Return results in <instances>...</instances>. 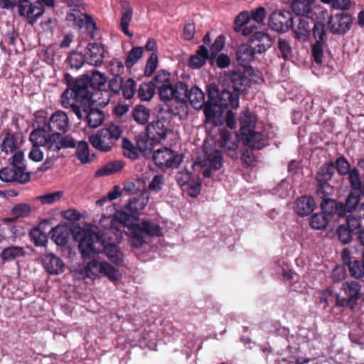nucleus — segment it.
Here are the masks:
<instances>
[{
	"instance_id": "1",
	"label": "nucleus",
	"mask_w": 364,
	"mask_h": 364,
	"mask_svg": "<svg viewBox=\"0 0 364 364\" xmlns=\"http://www.w3.org/2000/svg\"><path fill=\"white\" fill-rule=\"evenodd\" d=\"M208 100L205 102L204 92L197 86L190 90L187 87L186 102L196 109L203 108L206 120L214 126L224 122L228 125V86L225 84L212 83L208 87Z\"/></svg>"
},
{
	"instance_id": "60",
	"label": "nucleus",
	"mask_w": 364,
	"mask_h": 364,
	"mask_svg": "<svg viewBox=\"0 0 364 364\" xmlns=\"http://www.w3.org/2000/svg\"><path fill=\"white\" fill-rule=\"evenodd\" d=\"M68 62L71 68L79 69L86 62V58L85 54L75 51L70 54Z\"/></svg>"
},
{
	"instance_id": "41",
	"label": "nucleus",
	"mask_w": 364,
	"mask_h": 364,
	"mask_svg": "<svg viewBox=\"0 0 364 364\" xmlns=\"http://www.w3.org/2000/svg\"><path fill=\"white\" fill-rule=\"evenodd\" d=\"M52 240L59 246L65 245L69 241L70 228L65 225H58L50 232Z\"/></svg>"
},
{
	"instance_id": "3",
	"label": "nucleus",
	"mask_w": 364,
	"mask_h": 364,
	"mask_svg": "<svg viewBox=\"0 0 364 364\" xmlns=\"http://www.w3.org/2000/svg\"><path fill=\"white\" fill-rule=\"evenodd\" d=\"M48 128L52 134L46 132V138L49 139L50 149H62L75 146V139L69 135L63 136L70 126L68 114L62 110H57L51 114L48 122Z\"/></svg>"
},
{
	"instance_id": "54",
	"label": "nucleus",
	"mask_w": 364,
	"mask_h": 364,
	"mask_svg": "<svg viewBox=\"0 0 364 364\" xmlns=\"http://www.w3.org/2000/svg\"><path fill=\"white\" fill-rule=\"evenodd\" d=\"M347 175L348 176L351 188L354 191L359 190L361 193L363 182L361 181L360 175L358 168H353Z\"/></svg>"
},
{
	"instance_id": "17",
	"label": "nucleus",
	"mask_w": 364,
	"mask_h": 364,
	"mask_svg": "<svg viewBox=\"0 0 364 364\" xmlns=\"http://www.w3.org/2000/svg\"><path fill=\"white\" fill-rule=\"evenodd\" d=\"M344 223L338 225L336 230L339 241L343 244L349 243L354 234L361 228V223L357 217L343 218Z\"/></svg>"
},
{
	"instance_id": "46",
	"label": "nucleus",
	"mask_w": 364,
	"mask_h": 364,
	"mask_svg": "<svg viewBox=\"0 0 364 364\" xmlns=\"http://www.w3.org/2000/svg\"><path fill=\"white\" fill-rule=\"evenodd\" d=\"M156 88L155 82H144L140 85L137 90L138 97L142 101H149L154 97Z\"/></svg>"
},
{
	"instance_id": "47",
	"label": "nucleus",
	"mask_w": 364,
	"mask_h": 364,
	"mask_svg": "<svg viewBox=\"0 0 364 364\" xmlns=\"http://www.w3.org/2000/svg\"><path fill=\"white\" fill-rule=\"evenodd\" d=\"M85 15L79 9L74 8L68 12L66 21L69 26L81 28L84 23V16Z\"/></svg>"
},
{
	"instance_id": "7",
	"label": "nucleus",
	"mask_w": 364,
	"mask_h": 364,
	"mask_svg": "<svg viewBox=\"0 0 364 364\" xmlns=\"http://www.w3.org/2000/svg\"><path fill=\"white\" fill-rule=\"evenodd\" d=\"M127 235L130 237L131 245L134 247H140L145 243V237L162 236V229L159 225L148 220H142L139 224L131 223L128 226Z\"/></svg>"
},
{
	"instance_id": "55",
	"label": "nucleus",
	"mask_w": 364,
	"mask_h": 364,
	"mask_svg": "<svg viewBox=\"0 0 364 364\" xmlns=\"http://www.w3.org/2000/svg\"><path fill=\"white\" fill-rule=\"evenodd\" d=\"M347 266L351 277L356 279L364 277V264L362 261L355 259Z\"/></svg>"
},
{
	"instance_id": "48",
	"label": "nucleus",
	"mask_w": 364,
	"mask_h": 364,
	"mask_svg": "<svg viewBox=\"0 0 364 364\" xmlns=\"http://www.w3.org/2000/svg\"><path fill=\"white\" fill-rule=\"evenodd\" d=\"M76 156L82 164L91 162L94 157V155L90 154L88 144L84 141H79L76 149Z\"/></svg>"
},
{
	"instance_id": "61",
	"label": "nucleus",
	"mask_w": 364,
	"mask_h": 364,
	"mask_svg": "<svg viewBox=\"0 0 364 364\" xmlns=\"http://www.w3.org/2000/svg\"><path fill=\"white\" fill-rule=\"evenodd\" d=\"M122 146L124 149V154L127 157L131 159H136L138 157L137 147H135L127 138L122 139Z\"/></svg>"
},
{
	"instance_id": "58",
	"label": "nucleus",
	"mask_w": 364,
	"mask_h": 364,
	"mask_svg": "<svg viewBox=\"0 0 364 364\" xmlns=\"http://www.w3.org/2000/svg\"><path fill=\"white\" fill-rule=\"evenodd\" d=\"M29 235L31 240L33 242L35 246H44L47 242V235L39 228H33L30 232Z\"/></svg>"
},
{
	"instance_id": "13",
	"label": "nucleus",
	"mask_w": 364,
	"mask_h": 364,
	"mask_svg": "<svg viewBox=\"0 0 364 364\" xmlns=\"http://www.w3.org/2000/svg\"><path fill=\"white\" fill-rule=\"evenodd\" d=\"M223 164V158L220 150L213 149L210 152L205 151L203 159L198 157L197 161L192 164V167L195 166H200L204 168L202 175L205 178L211 176L212 171H218L221 168Z\"/></svg>"
},
{
	"instance_id": "64",
	"label": "nucleus",
	"mask_w": 364,
	"mask_h": 364,
	"mask_svg": "<svg viewBox=\"0 0 364 364\" xmlns=\"http://www.w3.org/2000/svg\"><path fill=\"white\" fill-rule=\"evenodd\" d=\"M158 65V57L156 53H152L146 61L144 74L151 76L156 70Z\"/></svg>"
},
{
	"instance_id": "34",
	"label": "nucleus",
	"mask_w": 364,
	"mask_h": 364,
	"mask_svg": "<svg viewBox=\"0 0 364 364\" xmlns=\"http://www.w3.org/2000/svg\"><path fill=\"white\" fill-rule=\"evenodd\" d=\"M246 74L248 75V72L244 71L242 68L234 71L231 74L229 73V80L231 82L233 92H243L246 90L250 82Z\"/></svg>"
},
{
	"instance_id": "23",
	"label": "nucleus",
	"mask_w": 364,
	"mask_h": 364,
	"mask_svg": "<svg viewBox=\"0 0 364 364\" xmlns=\"http://www.w3.org/2000/svg\"><path fill=\"white\" fill-rule=\"evenodd\" d=\"M149 200V193L146 190H137L131 195L125 208L132 214H137L144 209Z\"/></svg>"
},
{
	"instance_id": "32",
	"label": "nucleus",
	"mask_w": 364,
	"mask_h": 364,
	"mask_svg": "<svg viewBox=\"0 0 364 364\" xmlns=\"http://www.w3.org/2000/svg\"><path fill=\"white\" fill-rule=\"evenodd\" d=\"M166 120L164 118L153 121L147 126V132L156 141H161L166 139L167 133L169 132Z\"/></svg>"
},
{
	"instance_id": "51",
	"label": "nucleus",
	"mask_w": 364,
	"mask_h": 364,
	"mask_svg": "<svg viewBox=\"0 0 364 364\" xmlns=\"http://www.w3.org/2000/svg\"><path fill=\"white\" fill-rule=\"evenodd\" d=\"M225 44V36L223 34L218 36L210 48V64L213 65L218 53L223 50Z\"/></svg>"
},
{
	"instance_id": "30",
	"label": "nucleus",
	"mask_w": 364,
	"mask_h": 364,
	"mask_svg": "<svg viewBox=\"0 0 364 364\" xmlns=\"http://www.w3.org/2000/svg\"><path fill=\"white\" fill-rule=\"evenodd\" d=\"M167 112L171 117H178L179 119H185L188 114V105L186 102V96L180 99H174L167 104Z\"/></svg>"
},
{
	"instance_id": "40",
	"label": "nucleus",
	"mask_w": 364,
	"mask_h": 364,
	"mask_svg": "<svg viewBox=\"0 0 364 364\" xmlns=\"http://www.w3.org/2000/svg\"><path fill=\"white\" fill-rule=\"evenodd\" d=\"M27 252L24 247L10 245L1 251L0 257L2 261L5 262L24 258Z\"/></svg>"
},
{
	"instance_id": "10",
	"label": "nucleus",
	"mask_w": 364,
	"mask_h": 364,
	"mask_svg": "<svg viewBox=\"0 0 364 364\" xmlns=\"http://www.w3.org/2000/svg\"><path fill=\"white\" fill-rule=\"evenodd\" d=\"M335 174V167L333 161H328L323 164L318 169L315 175L316 181V196L323 197L328 195H332L334 188L329 183Z\"/></svg>"
},
{
	"instance_id": "45",
	"label": "nucleus",
	"mask_w": 364,
	"mask_h": 364,
	"mask_svg": "<svg viewBox=\"0 0 364 364\" xmlns=\"http://www.w3.org/2000/svg\"><path fill=\"white\" fill-rule=\"evenodd\" d=\"M124 167V164L120 160L111 161L103 166L95 172V176L102 177L109 176L121 171Z\"/></svg>"
},
{
	"instance_id": "62",
	"label": "nucleus",
	"mask_w": 364,
	"mask_h": 364,
	"mask_svg": "<svg viewBox=\"0 0 364 364\" xmlns=\"http://www.w3.org/2000/svg\"><path fill=\"white\" fill-rule=\"evenodd\" d=\"M278 48L281 56L285 59H289L292 56V50L289 41L279 38L278 41Z\"/></svg>"
},
{
	"instance_id": "27",
	"label": "nucleus",
	"mask_w": 364,
	"mask_h": 364,
	"mask_svg": "<svg viewBox=\"0 0 364 364\" xmlns=\"http://www.w3.org/2000/svg\"><path fill=\"white\" fill-rule=\"evenodd\" d=\"M308 19L305 17H297L295 21L293 20V26L290 28L292 29L295 38L299 41L307 42L309 40L311 29Z\"/></svg>"
},
{
	"instance_id": "6",
	"label": "nucleus",
	"mask_w": 364,
	"mask_h": 364,
	"mask_svg": "<svg viewBox=\"0 0 364 364\" xmlns=\"http://www.w3.org/2000/svg\"><path fill=\"white\" fill-rule=\"evenodd\" d=\"M83 82L75 81L73 87L66 89L61 95V105L64 108H70L79 119L83 118L82 109L91 102L87 92L80 86Z\"/></svg>"
},
{
	"instance_id": "37",
	"label": "nucleus",
	"mask_w": 364,
	"mask_h": 364,
	"mask_svg": "<svg viewBox=\"0 0 364 364\" xmlns=\"http://www.w3.org/2000/svg\"><path fill=\"white\" fill-rule=\"evenodd\" d=\"M105 220L109 221V227L107 228L110 231H117L121 236L122 232L119 231V228L116 227V223H118L120 225H124L128 229V226L130 225L128 223L131 220V215L124 211H117L114 214L113 217L105 218L104 219L101 220V223H104ZM128 230L126 231V232Z\"/></svg>"
},
{
	"instance_id": "25",
	"label": "nucleus",
	"mask_w": 364,
	"mask_h": 364,
	"mask_svg": "<svg viewBox=\"0 0 364 364\" xmlns=\"http://www.w3.org/2000/svg\"><path fill=\"white\" fill-rule=\"evenodd\" d=\"M86 63L95 67L100 66L105 58V48L102 43H90L86 47Z\"/></svg>"
},
{
	"instance_id": "35",
	"label": "nucleus",
	"mask_w": 364,
	"mask_h": 364,
	"mask_svg": "<svg viewBox=\"0 0 364 364\" xmlns=\"http://www.w3.org/2000/svg\"><path fill=\"white\" fill-rule=\"evenodd\" d=\"M122 7V17L120 20V27L122 31L129 38L133 37V33L129 31V26L133 16V9L130 4L125 0L120 1Z\"/></svg>"
},
{
	"instance_id": "21",
	"label": "nucleus",
	"mask_w": 364,
	"mask_h": 364,
	"mask_svg": "<svg viewBox=\"0 0 364 364\" xmlns=\"http://www.w3.org/2000/svg\"><path fill=\"white\" fill-rule=\"evenodd\" d=\"M257 53L250 44H242L237 48L236 51V59L244 71H247L248 75H251L254 72L253 68L250 66V63L253 60L255 54Z\"/></svg>"
},
{
	"instance_id": "28",
	"label": "nucleus",
	"mask_w": 364,
	"mask_h": 364,
	"mask_svg": "<svg viewBox=\"0 0 364 364\" xmlns=\"http://www.w3.org/2000/svg\"><path fill=\"white\" fill-rule=\"evenodd\" d=\"M255 24L250 21V16L248 11H242L235 19L233 29L235 32L242 31V34L245 36H249L257 30Z\"/></svg>"
},
{
	"instance_id": "57",
	"label": "nucleus",
	"mask_w": 364,
	"mask_h": 364,
	"mask_svg": "<svg viewBox=\"0 0 364 364\" xmlns=\"http://www.w3.org/2000/svg\"><path fill=\"white\" fill-rule=\"evenodd\" d=\"M16 148V138L14 135L6 132L1 146V151L8 154L14 151Z\"/></svg>"
},
{
	"instance_id": "49",
	"label": "nucleus",
	"mask_w": 364,
	"mask_h": 364,
	"mask_svg": "<svg viewBox=\"0 0 364 364\" xmlns=\"http://www.w3.org/2000/svg\"><path fill=\"white\" fill-rule=\"evenodd\" d=\"M132 117L138 124H145L149 121L150 110L144 105H138L132 111Z\"/></svg>"
},
{
	"instance_id": "19",
	"label": "nucleus",
	"mask_w": 364,
	"mask_h": 364,
	"mask_svg": "<svg viewBox=\"0 0 364 364\" xmlns=\"http://www.w3.org/2000/svg\"><path fill=\"white\" fill-rule=\"evenodd\" d=\"M331 196L328 195L323 197L322 196H316L322 200L320 203L321 211L331 220L334 217H336L338 220H341L344 218L343 210L341 209L342 201L331 198Z\"/></svg>"
},
{
	"instance_id": "59",
	"label": "nucleus",
	"mask_w": 364,
	"mask_h": 364,
	"mask_svg": "<svg viewBox=\"0 0 364 364\" xmlns=\"http://www.w3.org/2000/svg\"><path fill=\"white\" fill-rule=\"evenodd\" d=\"M136 82L132 78H129L126 81L122 82V92L125 99H132L136 92Z\"/></svg>"
},
{
	"instance_id": "33",
	"label": "nucleus",
	"mask_w": 364,
	"mask_h": 364,
	"mask_svg": "<svg viewBox=\"0 0 364 364\" xmlns=\"http://www.w3.org/2000/svg\"><path fill=\"white\" fill-rule=\"evenodd\" d=\"M361 286L358 282H346L343 284V289L348 296L347 305L353 309L357 305L358 300L360 298Z\"/></svg>"
},
{
	"instance_id": "63",
	"label": "nucleus",
	"mask_w": 364,
	"mask_h": 364,
	"mask_svg": "<svg viewBox=\"0 0 364 364\" xmlns=\"http://www.w3.org/2000/svg\"><path fill=\"white\" fill-rule=\"evenodd\" d=\"M165 183L164 176L161 174H157L154 176L148 186V189L154 192H159L162 190Z\"/></svg>"
},
{
	"instance_id": "5",
	"label": "nucleus",
	"mask_w": 364,
	"mask_h": 364,
	"mask_svg": "<svg viewBox=\"0 0 364 364\" xmlns=\"http://www.w3.org/2000/svg\"><path fill=\"white\" fill-rule=\"evenodd\" d=\"M122 129L119 124L111 123L97 130L89 136V141L97 150L102 152L110 151L120 139Z\"/></svg>"
},
{
	"instance_id": "11",
	"label": "nucleus",
	"mask_w": 364,
	"mask_h": 364,
	"mask_svg": "<svg viewBox=\"0 0 364 364\" xmlns=\"http://www.w3.org/2000/svg\"><path fill=\"white\" fill-rule=\"evenodd\" d=\"M76 81L83 82L81 87L85 90L87 96L92 102H99L100 104L105 103L104 101H99L100 96L102 95V87L105 86L106 77L104 74L100 72H94L91 76L85 75Z\"/></svg>"
},
{
	"instance_id": "31",
	"label": "nucleus",
	"mask_w": 364,
	"mask_h": 364,
	"mask_svg": "<svg viewBox=\"0 0 364 364\" xmlns=\"http://www.w3.org/2000/svg\"><path fill=\"white\" fill-rule=\"evenodd\" d=\"M42 263L45 269L50 274H58L64 271L65 264L63 260L53 253L43 255Z\"/></svg>"
},
{
	"instance_id": "18",
	"label": "nucleus",
	"mask_w": 364,
	"mask_h": 364,
	"mask_svg": "<svg viewBox=\"0 0 364 364\" xmlns=\"http://www.w3.org/2000/svg\"><path fill=\"white\" fill-rule=\"evenodd\" d=\"M327 23L329 31L332 34L344 35L352 26L353 17L347 13H338L331 16Z\"/></svg>"
},
{
	"instance_id": "22",
	"label": "nucleus",
	"mask_w": 364,
	"mask_h": 364,
	"mask_svg": "<svg viewBox=\"0 0 364 364\" xmlns=\"http://www.w3.org/2000/svg\"><path fill=\"white\" fill-rule=\"evenodd\" d=\"M314 3V0H294L291 7L298 17H305L314 21L318 16L316 8H312Z\"/></svg>"
},
{
	"instance_id": "53",
	"label": "nucleus",
	"mask_w": 364,
	"mask_h": 364,
	"mask_svg": "<svg viewBox=\"0 0 364 364\" xmlns=\"http://www.w3.org/2000/svg\"><path fill=\"white\" fill-rule=\"evenodd\" d=\"M144 50L142 47H133L129 52L128 56L124 62L127 68H130L142 57Z\"/></svg>"
},
{
	"instance_id": "44",
	"label": "nucleus",
	"mask_w": 364,
	"mask_h": 364,
	"mask_svg": "<svg viewBox=\"0 0 364 364\" xmlns=\"http://www.w3.org/2000/svg\"><path fill=\"white\" fill-rule=\"evenodd\" d=\"M124 167V164L120 160L111 161L103 166L95 172V176L102 177L109 176L121 171Z\"/></svg>"
},
{
	"instance_id": "42",
	"label": "nucleus",
	"mask_w": 364,
	"mask_h": 364,
	"mask_svg": "<svg viewBox=\"0 0 364 364\" xmlns=\"http://www.w3.org/2000/svg\"><path fill=\"white\" fill-rule=\"evenodd\" d=\"M240 132L242 135L247 132L252 130L255 128L256 119L255 116L252 115L249 109L245 108L240 116Z\"/></svg>"
},
{
	"instance_id": "4",
	"label": "nucleus",
	"mask_w": 364,
	"mask_h": 364,
	"mask_svg": "<svg viewBox=\"0 0 364 364\" xmlns=\"http://www.w3.org/2000/svg\"><path fill=\"white\" fill-rule=\"evenodd\" d=\"M154 82L160 99L166 104L174 99L186 96L187 84L182 81L173 84L171 75L168 72L165 70L158 72L154 77Z\"/></svg>"
},
{
	"instance_id": "12",
	"label": "nucleus",
	"mask_w": 364,
	"mask_h": 364,
	"mask_svg": "<svg viewBox=\"0 0 364 364\" xmlns=\"http://www.w3.org/2000/svg\"><path fill=\"white\" fill-rule=\"evenodd\" d=\"M85 277L92 278L105 275L111 281H116L119 279V270L106 262H98L92 260L86 264L83 269Z\"/></svg>"
},
{
	"instance_id": "14",
	"label": "nucleus",
	"mask_w": 364,
	"mask_h": 364,
	"mask_svg": "<svg viewBox=\"0 0 364 364\" xmlns=\"http://www.w3.org/2000/svg\"><path fill=\"white\" fill-rule=\"evenodd\" d=\"M153 161L162 170L177 168L183 161L181 155L176 154L168 148L157 149L153 154Z\"/></svg>"
},
{
	"instance_id": "20",
	"label": "nucleus",
	"mask_w": 364,
	"mask_h": 364,
	"mask_svg": "<svg viewBox=\"0 0 364 364\" xmlns=\"http://www.w3.org/2000/svg\"><path fill=\"white\" fill-rule=\"evenodd\" d=\"M31 179L29 172L24 171L23 167L15 168L5 167L0 170V180L4 182H17L18 183H26Z\"/></svg>"
},
{
	"instance_id": "9",
	"label": "nucleus",
	"mask_w": 364,
	"mask_h": 364,
	"mask_svg": "<svg viewBox=\"0 0 364 364\" xmlns=\"http://www.w3.org/2000/svg\"><path fill=\"white\" fill-rule=\"evenodd\" d=\"M46 130L45 129H36L30 134L29 140L33 144V147L28 154V158L36 162L41 161L43 159V153L40 149V146L45 147L48 151V154H58L60 149H50L49 147L50 140L46 137Z\"/></svg>"
},
{
	"instance_id": "38",
	"label": "nucleus",
	"mask_w": 364,
	"mask_h": 364,
	"mask_svg": "<svg viewBox=\"0 0 364 364\" xmlns=\"http://www.w3.org/2000/svg\"><path fill=\"white\" fill-rule=\"evenodd\" d=\"M360 196L356 192L351 191L346 197L345 202H342L341 209L343 210L344 218L355 217L353 213L360 205Z\"/></svg>"
},
{
	"instance_id": "39",
	"label": "nucleus",
	"mask_w": 364,
	"mask_h": 364,
	"mask_svg": "<svg viewBox=\"0 0 364 364\" xmlns=\"http://www.w3.org/2000/svg\"><path fill=\"white\" fill-rule=\"evenodd\" d=\"M314 208L315 202L314 198L304 196L296 200L294 210L298 215L304 217L312 213Z\"/></svg>"
},
{
	"instance_id": "36",
	"label": "nucleus",
	"mask_w": 364,
	"mask_h": 364,
	"mask_svg": "<svg viewBox=\"0 0 364 364\" xmlns=\"http://www.w3.org/2000/svg\"><path fill=\"white\" fill-rule=\"evenodd\" d=\"M208 60L210 63L209 51L204 45H200L196 53L190 57L188 65L193 69H198L203 66Z\"/></svg>"
},
{
	"instance_id": "15",
	"label": "nucleus",
	"mask_w": 364,
	"mask_h": 364,
	"mask_svg": "<svg viewBox=\"0 0 364 364\" xmlns=\"http://www.w3.org/2000/svg\"><path fill=\"white\" fill-rule=\"evenodd\" d=\"M16 6L18 14L26 18L31 25H33L45 12L44 6L37 1L32 3L30 0H18Z\"/></svg>"
},
{
	"instance_id": "26",
	"label": "nucleus",
	"mask_w": 364,
	"mask_h": 364,
	"mask_svg": "<svg viewBox=\"0 0 364 364\" xmlns=\"http://www.w3.org/2000/svg\"><path fill=\"white\" fill-rule=\"evenodd\" d=\"M242 143L252 149L261 150L268 145V137L255 129L241 135Z\"/></svg>"
},
{
	"instance_id": "50",
	"label": "nucleus",
	"mask_w": 364,
	"mask_h": 364,
	"mask_svg": "<svg viewBox=\"0 0 364 364\" xmlns=\"http://www.w3.org/2000/svg\"><path fill=\"white\" fill-rule=\"evenodd\" d=\"M331 219L322 211L320 213H314L310 218L309 225L315 230H321L326 227Z\"/></svg>"
},
{
	"instance_id": "52",
	"label": "nucleus",
	"mask_w": 364,
	"mask_h": 364,
	"mask_svg": "<svg viewBox=\"0 0 364 364\" xmlns=\"http://www.w3.org/2000/svg\"><path fill=\"white\" fill-rule=\"evenodd\" d=\"M333 163L335 171L336 170L338 174L341 176H347L351 170L349 161L343 155L338 157Z\"/></svg>"
},
{
	"instance_id": "56",
	"label": "nucleus",
	"mask_w": 364,
	"mask_h": 364,
	"mask_svg": "<svg viewBox=\"0 0 364 364\" xmlns=\"http://www.w3.org/2000/svg\"><path fill=\"white\" fill-rule=\"evenodd\" d=\"M31 212V207L28 203H18L15 205L11 210V214L15 218H26Z\"/></svg>"
},
{
	"instance_id": "16",
	"label": "nucleus",
	"mask_w": 364,
	"mask_h": 364,
	"mask_svg": "<svg viewBox=\"0 0 364 364\" xmlns=\"http://www.w3.org/2000/svg\"><path fill=\"white\" fill-rule=\"evenodd\" d=\"M293 15L289 11H274L269 17V26L277 32L285 33L293 26Z\"/></svg>"
},
{
	"instance_id": "29",
	"label": "nucleus",
	"mask_w": 364,
	"mask_h": 364,
	"mask_svg": "<svg viewBox=\"0 0 364 364\" xmlns=\"http://www.w3.org/2000/svg\"><path fill=\"white\" fill-rule=\"evenodd\" d=\"M91 103L93 102H89L88 104H86L85 109H82V112L88 126L92 128H97L102 124L105 119V114L103 111L92 107Z\"/></svg>"
},
{
	"instance_id": "2",
	"label": "nucleus",
	"mask_w": 364,
	"mask_h": 364,
	"mask_svg": "<svg viewBox=\"0 0 364 364\" xmlns=\"http://www.w3.org/2000/svg\"><path fill=\"white\" fill-rule=\"evenodd\" d=\"M78 247L83 257H91L104 252L112 263L119 265L123 262L122 252L115 245L106 246L100 232H85L79 242Z\"/></svg>"
},
{
	"instance_id": "8",
	"label": "nucleus",
	"mask_w": 364,
	"mask_h": 364,
	"mask_svg": "<svg viewBox=\"0 0 364 364\" xmlns=\"http://www.w3.org/2000/svg\"><path fill=\"white\" fill-rule=\"evenodd\" d=\"M311 33L315 40V42L311 44V56L316 64L321 65L324 49L328 46V35L325 23L322 21H315Z\"/></svg>"
},
{
	"instance_id": "24",
	"label": "nucleus",
	"mask_w": 364,
	"mask_h": 364,
	"mask_svg": "<svg viewBox=\"0 0 364 364\" xmlns=\"http://www.w3.org/2000/svg\"><path fill=\"white\" fill-rule=\"evenodd\" d=\"M249 36L248 41L257 53H264L273 43L272 37L263 31L254 30V32Z\"/></svg>"
},
{
	"instance_id": "43",
	"label": "nucleus",
	"mask_w": 364,
	"mask_h": 364,
	"mask_svg": "<svg viewBox=\"0 0 364 364\" xmlns=\"http://www.w3.org/2000/svg\"><path fill=\"white\" fill-rule=\"evenodd\" d=\"M156 142V140L147 133L137 137L136 146L141 153L146 154L152 151Z\"/></svg>"
}]
</instances>
